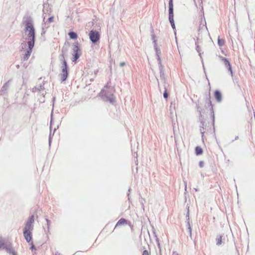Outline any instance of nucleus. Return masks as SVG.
Listing matches in <instances>:
<instances>
[{
	"label": "nucleus",
	"mask_w": 255,
	"mask_h": 255,
	"mask_svg": "<svg viewBox=\"0 0 255 255\" xmlns=\"http://www.w3.org/2000/svg\"><path fill=\"white\" fill-rule=\"evenodd\" d=\"M24 26V34L25 39L28 42L34 43L35 39V31L33 22L30 17H24L23 21Z\"/></svg>",
	"instance_id": "nucleus-1"
},
{
	"label": "nucleus",
	"mask_w": 255,
	"mask_h": 255,
	"mask_svg": "<svg viewBox=\"0 0 255 255\" xmlns=\"http://www.w3.org/2000/svg\"><path fill=\"white\" fill-rule=\"evenodd\" d=\"M198 111L200 113L199 116V121H200V130L201 133L202 134V136H203V134L206 131L207 123H206V118H207V114L205 110H202L198 108Z\"/></svg>",
	"instance_id": "nucleus-2"
},
{
	"label": "nucleus",
	"mask_w": 255,
	"mask_h": 255,
	"mask_svg": "<svg viewBox=\"0 0 255 255\" xmlns=\"http://www.w3.org/2000/svg\"><path fill=\"white\" fill-rule=\"evenodd\" d=\"M99 95L106 101H108L111 103H113L115 102V97L112 94V89H107V87H105L101 90Z\"/></svg>",
	"instance_id": "nucleus-3"
},
{
	"label": "nucleus",
	"mask_w": 255,
	"mask_h": 255,
	"mask_svg": "<svg viewBox=\"0 0 255 255\" xmlns=\"http://www.w3.org/2000/svg\"><path fill=\"white\" fill-rule=\"evenodd\" d=\"M152 40H153V42L154 43V49H155V52H156V56H157V60L158 61V64H159V69H160V74H161V76L162 75V66L161 65V59L159 57V54H160V48L158 47L157 46V44L156 43V39L155 38V36L154 35H152Z\"/></svg>",
	"instance_id": "nucleus-4"
},
{
	"label": "nucleus",
	"mask_w": 255,
	"mask_h": 255,
	"mask_svg": "<svg viewBox=\"0 0 255 255\" xmlns=\"http://www.w3.org/2000/svg\"><path fill=\"white\" fill-rule=\"evenodd\" d=\"M68 76L67 65L65 60L63 61V65L62 67L61 72L59 75V77L62 82L65 81Z\"/></svg>",
	"instance_id": "nucleus-5"
},
{
	"label": "nucleus",
	"mask_w": 255,
	"mask_h": 255,
	"mask_svg": "<svg viewBox=\"0 0 255 255\" xmlns=\"http://www.w3.org/2000/svg\"><path fill=\"white\" fill-rule=\"evenodd\" d=\"M73 52V57L72 58V61L74 62H76L77 60L80 57L82 53L81 51L78 46L77 45L75 44L73 46L72 48Z\"/></svg>",
	"instance_id": "nucleus-6"
},
{
	"label": "nucleus",
	"mask_w": 255,
	"mask_h": 255,
	"mask_svg": "<svg viewBox=\"0 0 255 255\" xmlns=\"http://www.w3.org/2000/svg\"><path fill=\"white\" fill-rule=\"evenodd\" d=\"M34 222V216L31 215L25 224L23 231L32 232L33 229V224Z\"/></svg>",
	"instance_id": "nucleus-7"
},
{
	"label": "nucleus",
	"mask_w": 255,
	"mask_h": 255,
	"mask_svg": "<svg viewBox=\"0 0 255 255\" xmlns=\"http://www.w3.org/2000/svg\"><path fill=\"white\" fill-rule=\"evenodd\" d=\"M28 48L26 49L25 53L23 56V60H27L31 55L32 48L34 47V43L30 42H27Z\"/></svg>",
	"instance_id": "nucleus-8"
},
{
	"label": "nucleus",
	"mask_w": 255,
	"mask_h": 255,
	"mask_svg": "<svg viewBox=\"0 0 255 255\" xmlns=\"http://www.w3.org/2000/svg\"><path fill=\"white\" fill-rule=\"evenodd\" d=\"M89 38L93 43H96L100 38V34L97 31L91 30L89 33Z\"/></svg>",
	"instance_id": "nucleus-9"
},
{
	"label": "nucleus",
	"mask_w": 255,
	"mask_h": 255,
	"mask_svg": "<svg viewBox=\"0 0 255 255\" xmlns=\"http://www.w3.org/2000/svg\"><path fill=\"white\" fill-rule=\"evenodd\" d=\"M222 60L223 61L224 65L226 66L228 70L230 72L231 76H233V71L230 62L227 59L224 57H222Z\"/></svg>",
	"instance_id": "nucleus-10"
},
{
	"label": "nucleus",
	"mask_w": 255,
	"mask_h": 255,
	"mask_svg": "<svg viewBox=\"0 0 255 255\" xmlns=\"http://www.w3.org/2000/svg\"><path fill=\"white\" fill-rule=\"evenodd\" d=\"M169 20L173 29L175 28L173 19V10H169Z\"/></svg>",
	"instance_id": "nucleus-11"
},
{
	"label": "nucleus",
	"mask_w": 255,
	"mask_h": 255,
	"mask_svg": "<svg viewBox=\"0 0 255 255\" xmlns=\"http://www.w3.org/2000/svg\"><path fill=\"white\" fill-rule=\"evenodd\" d=\"M23 235L26 241L29 242L31 240V232L23 231Z\"/></svg>",
	"instance_id": "nucleus-12"
},
{
	"label": "nucleus",
	"mask_w": 255,
	"mask_h": 255,
	"mask_svg": "<svg viewBox=\"0 0 255 255\" xmlns=\"http://www.w3.org/2000/svg\"><path fill=\"white\" fill-rule=\"evenodd\" d=\"M215 98L216 100L219 102H220L222 101V95L219 91H215Z\"/></svg>",
	"instance_id": "nucleus-13"
},
{
	"label": "nucleus",
	"mask_w": 255,
	"mask_h": 255,
	"mask_svg": "<svg viewBox=\"0 0 255 255\" xmlns=\"http://www.w3.org/2000/svg\"><path fill=\"white\" fill-rule=\"evenodd\" d=\"M222 238L223 236L221 235H218L216 237V245L218 246H219L222 244Z\"/></svg>",
	"instance_id": "nucleus-14"
},
{
	"label": "nucleus",
	"mask_w": 255,
	"mask_h": 255,
	"mask_svg": "<svg viewBox=\"0 0 255 255\" xmlns=\"http://www.w3.org/2000/svg\"><path fill=\"white\" fill-rule=\"evenodd\" d=\"M175 108H176L175 103L171 102L170 106V113L171 114H174V112L175 111Z\"/></svg>",
	"instance_id": "nucleus-15"
},
{
	"label": "nucleus",
	"mask_w": 255,
	"mask_h": 255,
	"mask_svg": "<svg viewBox=\"0 0 255 255\" xmlns=\"http://www.w3.org/2000/svg\"><path fill=\"white\" fill-rule=\"evenodd\" d=\"M126 223H127V221L125 219L122 218L117 222L116 227H117L118 226L123 225Z\"/></svg>",
	"instance_id": "nucleus-16"
},
{
	"label": "nucleus",
	"mask_w": 255,
	"mask_h": 255,
	"mask_svg": "<svg viewBox=\"0 0 255 255\" xmlns=\"http://www.w3.org/2000/svg\"><path fill=\"white\" fill-rule=\"evenodd\" d=\"M69 35L70 38L72 39H76L77 38V34L74 32H70Z\"/></svg>",
	"instance_id": "nucleus-17"
},
{
	"label": "nucleus",
	"mask_w": 255,
	"mask_h": 255,
	"mask_svg": "<svg viewBox=\"0 0 255 255\" xmlns=\"http://www.w3.org/2000/svg\"><path fill=\"white\" fill-rule=\"evenodd\" d=\"M203 151H202V149L199 147V146H197L196 147V153L197 155H200L201 154H202Z\"/></svg>",
	"instance_id": "nucleus-18"
},
{
	"label": "nucleus",
	"mask_w": 255,
	"mask_h": 255,
	"mask_svg": "<svg viewBox=\"0 0 255 255\" xmlns=\"http://www.w3.org/2000/svg\"><path fill=\"white\" fill-rule=\"evenodd\" d=\"M9 87V84H8V82L7 83H6L1 88V91L2 92H4L5 91L7 90V89H8Z\"/></svg>",
	"instance_id": "nucleus-19"
},
{
	"label": "nucleus",
	"mask_w": 255,
	"mask_h": 255,
	"mask_svg": "<svg viewBox=\"0 0 255 255\" xmlns=\"http://www.w3.org/2000/svg\"><path fill=\"white\" fill-rule=\"evenodd\" d=\"M224 43H225L224 40L220 39L219 37L218 39V44L219 46H222L223 45H224Z\"/></svg>",
	"instance_id": "nucleus-20"
},
{
	"label": "nucleus",
	"mask_w": 255,
	"mask_h": 255,
	"mask_svg": "<svg viewBox=\"0 0 255 255\" xmlns=\"http://www.w3.org/2000/svg\"><path fill=\"white\" fill-rule=\"evenodd\" d=\"M173 10V0H169V10Z\"/></svg>",
	"instance_id": "nucleus-21"
},
{
	"label": "nucleus",
	"mask_w": 255,
	"mask_h": 255,
	"mask_svg": "<svg viewBox=\"0 0 255 255\" xmlns=\"http://www.w3.org/2000/svg\"><path fill=\"white\" fill-rule=\"evenodd\" d=\"M46 225L45 228L47 229L48 232H49L51 223H50V221H49L47 219H46Z\"/></svg>",
	"instance_id": "nucleus-22"
},
{
	"label": "nucleus",
	"mask_w": 255,
	"mask_h": 255,
	"mask_svg": "<svg viewBox=\"0 0 255 255\" xmlns=\"http://www.w3.org/2000/svg\"><path fill=\"white\" fill-rule=\"evenodd\" d=\"M44 88L43 85H40L37 86L35 89L38 90L39 91H43L44 90Z\"/></svg>",
	"instance_id": "nucleus-23"
},
{
	"label": "nucleus",
	"mask_w": 255,
	"mask_h": 255,
	"mask_svg": "<svg viewBox=\"0 0 255 255\" xmlns=\"http://www.w3.org/2000/svg\"><path fill=\"white\" fill-rule=\"evenodd\" d=\"M164 86L165 90H164V92L163 93V97L165 99H166V98H167L168 95V94L167 92V87H166V84H165L164 85Z\"/></svg>",
	"instance_id": "nucleus-24"
},
{
	"label": "nucleus",
	"mask_w": 255,
	"mask_h": 255,
	"mask_svg": "<svg viewBox=\"0 0 255 255\" xmlns=\"http://www.w3.org/2000/svg\"><path fill=\"white\" fill-rule=\"evenodd\" d=\"M8 253L10 254H11L12 255H17L15 251L12 249H10L9 250H7Z\"/></svg>",
	"instance_id": "nucleus-25"
},
{
	"label": "nucleus",
	"mask_w": 255,
	"mask_h": 255,
	"mask_svg": "<svg viewBox=\"0 0 255 255\" xmlns=\"http://www.w3.org/2000/svg\"><path fill=\"white\" fill-rule=\"evenodd\" d=\"M4 246V241L1 240V239H0V249L1 248H2Z\"/></svg>",
	"instance_id": "nucleus-26"
},
{
	"label": "nucleus",
	"mask_w": 255,
	"mask_h": 255,
	"mask_svg": "<svg viewBox=\"0 0 255 255\" xmlns=\"http://www.w3.org/2000/svg\"><path fill=\"white\" fill-rule=\"evenodd\" d=\"M53 19H54V17L53 16L50 17L48 19V22H49V23H51V22H53Z\"/></svg>",
	"instance_id": "nucleus-27"
},
{
	"label": "nucleus",
	"mask_w": 255,
	"mask_h": 255,
	"mask_svg": "<svg viewBox=\"0 0 255 255\" xmlns=\"http://www.w3.org/2000/svg\"><path fill=\"white\" fill-rule=\"evenodd\" d=\"M142 255H149L148 252L146 250H145L143 252Z\"/></svg>",
	"instance_id": "nucleus-28"
},
{
	"label": "nucleus",
	"mask_w": 255,
	"mask_h": 255,
	"mask_svg": "<svg viewBox=\"0 0 255 255\" xmlns=\"http://www.w3.org/2000/svg\"><path fill=\"white\" fill-rule=\"evenodd\" d=\"M188 226H189V227H188L189 232L190 234L191 235V226H190L189 222L188 223Z\"/></svg>",
	"instance_id": "nucleus-29"
},
{
	"label": "nucleus",
	"mask_w": 255,
	"mask_h": 255,
	"mask_svg": "<svg viewBox=\"0 0 255 255\" xmlns=\"http://www.w3.org/2000/svg\"><path fill=\"white\" fill-rule=\"evenodd\" d=\"M204 162H203V161H200V162H199V166H200V167H203V166H204Z\"/></svg>",
	"instance_id": "nucleus-30"
},
{
	"label": "nucleus",
	"mask_w": 255,
	"mask_h": 255,
	"mask_svg": "<svg viewBox=\"0 0 255 255\" xmlns=\"http://www.w3.org/2000/svg\"><path fill=\"white\" fill-rule=\"evenodd\" d=\"M125 65H126V63H125V62H121V63H120V66L121 67H123V66H125Z\"/></svg>",
	"instance_id": "nucleus-31"
},
{
	"label": "nucleus",
	"mask_w": 255,
	"mask_h": 255,
	"mask_svg": "<svg viewBox=\"0 0 255 255\" xmlns=\"http://www.w3.org/2000/svg\"><path fill=\"white\" fill-rule=\"evenodd\" d=\"M204 24H203V26H205L206 27V28L207 29V26H206V22L205 17H204Z\"/></svg>",
	"instance_id": "nucleus-32"
},
{
	"label": "nucleus",
	"mask_w": 255,
	"mask_h": 255,
	"mask_svg": "<svg viewBox=\"0 0 255 255\" xmlns=\"http://www.w3.org/2000/svg\"><path fill=\"white\" fill-rule=\"evenodd\" d=\"M189 207H188V212H187V213L186 215V217H188V220L189 219Z\"/></svg>",
	"instance_id": "nucleus-33"
},
{
	"label": "nucleus",
	"mask_w": 255,
	"mask_h": 255,
	"mask_svg": "<svg viewBox=\"0 0 255 255\" xmlns=\"http://www.w3.org/2000/svg\"><path fill=\"white\" fill-rule=\"evenodd\" d=\"M34 248V246H33V245H32V246H31V249H33Z\"/></svg>",
	"instance_id": "nucleus-34"
},
{
	"label": "nucleus",
	"mask_w": 255,
	"mask_h": 255,
	"mask_svg": "<svg viewBox=\"0 0 255 255\" xmlns=\"http://www.w3.org/2000/svg\"><path fill=\"white\" fill-rule=\"evenodd\" d=\"M198 52H199V55L200 56V57H201V53H200V52L199 51H198Z\"/></svg>",
	"instance_id": "nucleus-35"
},
{
	"label": "nucleus",
	"mask_w": 255,
	"mask_h": 255,
	"mask_svg": "<svg viewBox=\"0 0 255 255\" xmlns=\"http://www.w3.org/2000/svg\"><path fill=\"white\" fill-rule=\"evenodd\" d=\"M239 138V136H237L236 137H235V140L238 139Z\"/></svg>",
	"instance_id": "nucleus-36"
},
{
	"label": "nucleus",
	"mask_w": 255,
	"mask_h": 255,
	"mask_svg": "<svg viewBox=\"0 0 255 255\" xmlns=\"http://www.w3.org/2000/svg\"><path fill=\"white\" fill-rule=\"evenodd\" d=\"M55 255H60V254L57 253H56Z\"/></svg>",
	"instance_id": "nucleus-37"
},
{
	"label": "nucleus",
	"mask_w": 255,
	"mask_h": 255,
	"mask_svg": "<svg viewBox=\"0 0 255 255\" xmlns=\"http://www.w3.org/2000/svg\"><path fill=\"white\" fill-rule=\"evenodd\" d=\"M43 33H45V30H44V28H43Z\"/></svg>",
	"instance_id": "nucleus-38"
},
{
	"label": "nucleus",
	"mask_w": 255,
	"mask_h": 255,
	"mask_svg": "<svg viewBox=\"0 0 255 255\" xmlns=\"http://www.w3.org/2000/svg\"><path fill=\"white\" fill-rule=\"evenodd\" d=\"M213 122H214V116H213Z\"/></svg>",
	"instance_id": "nucleus-39"
},
{
	"label": "nucleus",
	"mask_w": 255,
	"mask_h": 255,
	"mask_svg": "<svg viewBox=\"0 0 255 255\" xmlns=\"http://www.w3.org/2000/svg\"><path fill=\"white\" fill-rule=\"evenodd\" d=\"M186 188H187V186H186V183L185 184V190H186Z\"/></svg>",
	"instance_id": "nucleus-40"
},
{
	"label": "nucleus",
	"mask_w": 255,
	"mask_h": 255,
	"mask_svg": "<svg viewBox=\"0 0 255 255\" xmlns=\"http://www.w3.org/2000/svg\"><path fill=\"white\" fill-rule=\"evenodd\" d=\"M49 143H50V137H49Z\"/></svg>",
	"instance_id": "nucleus-41"
},
{
	"label": "nucleus",
	"mask_w": 255,
	"mask_h": 255,
	"mask_svg": "<svg viewBox=\"0 0 255 255\" xmlns=\"http://www.w3.org/2000/svg\"><path fill=\"white\" fill-rule=\"evenodd\" d=\"M50 123H52V120H51Z\"/></svg>",
	"instance_id": "nucleus-42"
}]
</instances>
